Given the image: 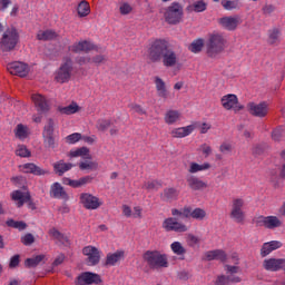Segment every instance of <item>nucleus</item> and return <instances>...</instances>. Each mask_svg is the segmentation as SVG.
I'll return each mask as SVG.
<instances>
[{
	"instance_id": "f257e3e1",
	"label": "nucleus",
	"mask_w": 285,
	"mask_h": 285,
	"mask_svg": "<svg viewBox=\"0 0 285 285\" xmlns=\"http://www.w3.org/2000/svg\"><path fill=\"white\" fill-rule=\"evenodd\" d=\"M148 63H163L165 68H175L179 56L166 39H156L147 48Z\"/></svg>"
},
{
	"instance_id": "f03ea898",
	"label": "nucleus",
	"mask_w": 285,
	"mask_h": 285,
	"mask_svg": "<svg viewBox=\"0 0 285 285\" xmlns=\"http://www.w3.org/2000/svg\"><path fill=\"white\" fill-rule=\"evenodd\" d=\"M226 46H228V40L224 33H209L205 42L207 57L210 59H217V57H219V55L226 50Z\"/></svg>"
},
{
	"instance_id": "7ed1b4c3",
	"label": "nucleus",
	"mask_w": 285,
	"mask_h": 285,
	"mask_svg": "<svg viewBox=\"0 0 285 285\" xmlns=\"http://www.w3.org/2000/svg\"><path fill=\"white\" fill-rule=\"evenodd\" d=\"M142 259L153 271H159V268H168V256L166 254H161L159 250L145 252Z\"/></svg>"
},
{
	"instance_id": "20e7f679",
	"label": "nucleus",
	"mask_w": 285,
	"mask_h": 285,
	"mask_svg": "<svg viewBox=\"0 0 285 285\" xmlns=\"http://www.w3.org/2000/svg\"><path fill=\"white\" fill-rule=\"evenodd\" d=\"M19 43V31L16 27L6 29L0 40V50L2 52H12Z\"/></svg>"
},
{
	"instance_id": "39448f33",
	"label": "nucleus",
	"mask_w": 285,
	"mask_h": 285,
	"mask_svg": "<svg viewBox=\"0 0 285 285\" xmlns=\"http://www.w3.org/2000/svg\"><path fill=\"white\" fill-rule=\"evenodd\" d=\"M164 17L169 26H177V23L181 22L184 17V7H181L179 2H173L165 9Z\"/></svg>"
},
{
	"instance_id": "423d86ee",
	"label": "nucleus",
	"mask_w": 285,
	"mask_h": 285,
	"mask_svg": "<svg viewBox=\"0 0 285 285\" xmlns=\"http://www.w3.org/2000/svg\"><path fill=\"white\" fill-rule=\"evenodd\" d=\"M72 58L65 57L62 63L56 72L55 79L58 83H68L72 77Z\"/></svg>"
},
{
	"instance_id": "0eeeda50",
	"label": "nucleus",
	"mask_w": 285,
	"mask_h": 285,
	"mask_svg": "<svg viewBox=\"0 0 285 285\" xmlns=\"http://www.w3.org/2000/svg\"><path fill=\"white\" fill-rule=\"evenodd\" d=\"M230 219H234L236 224H244L246 219V213H244V199L234 198L232 200V210L229 214Z\"/></svg>"
},
{
	"instance_id": "6e6552de",
	"label": "nucleus",
	"mask_w": 285,
	"mask_h": 285,
	"mask_svg": "<svg viewBox=\"0 0 285 285\" xmlns=\"http://www.w3.org/2000/svg\"><path fill=\"white\" fill-rule=\"evenodd\" d=\"M11 198L13 202H18V208H21L23 204H28V208L31 210H37V205L35 202H32V196H30V191H21V190H14L11 194Z\"/></svg>"
},
{
	"instance_id": "1a4fd4ad",
	"label": "nucleus",
	"mask_w": 285,
	"mask_h": 285,
	"mask_svg": "<svg viewBox=\"0 0 285 285\" xmlns=\"http://www.w3.org/2000/svg\"><path fill=\"white\" fill-rule=\"evenodd\" d=\"M42 138L47 148H55V119H47V124L42 131Z\"/></svg>"
},
{
	"instance_id": "9d476101",
	"label": "nucleus",
	"mask_w": 285,
	"mask_h": 285,
	"mask_svg": "<svg viewBox=\"0 0 285 285\" xmlns=\"http://www.w3.org/2000/svg\"><path fill=\"white\" fill-rule=\"evenodd\" d=\"M163 228L167 230V233H188V226L184 223H179V220L175 217L166 218L163 222Z\"/></svg>"
},
{
	"instance_id": "9b49d317",
	"label": "nucleus",
	"mask_w": 285,
	"mask_h": 285,
	"mask_svg": "<svg viewBox=\"0 0 285 285\" xmlns=\"http://www.w3.org/2000/svg\"><path fill=\"white\" fill-rule=\"evenodd\" d=\"M102 282L104 281L101 279V276L99 274L92 272H85L77 277L76 285H99Z\"/></svg>"
},
{
	"instance_id": "f8f14e48",
	"label": "nucleus",
	"mask_w": 285,
	"mask_h": 285,
	"mask_svg": "<svg viewBox=\"0 0 285 285\" xmlns=\"http://www.w3.org/2000/svg\"><path fill=\"white\" fill-rule=\"evenodd\" d=\"M82 255H86L88 266H97L101 262V252L95 246L83 247Z\"/></svg>"
},
{
	"instance_id": "ddd939ff",
	"label": "nucleus",
	"mask_w": 285,
	"mask_h": 285,
	"mask_svg": "<svg viewBox=\"0 0 285 285\" xmlns=\"http://www.w3.org/2000/svg\"><path fill=\"white\" fill-rule=\"evenodd\" d=\"M247 110L252 117H258L263 119V117H266L268 115V104L266 101L255 104V102H249L247 105Z\"/></svg>"
},
{
	"instance_id": "4468645a",
	"label": "nucleus",
	"mask_w": 285,
	"mask_h": 285,
	"mask_svg": "<svg viewBox=\"0 0 285 285\" xmlns=\"http://www.w3.org/2000/svg\"><path fill=\"white\" fill-rule=\"evenodd\" d=\"M80 203L87 210H97V208L101 206L99 198L89 193H83L80 195Z\"/></svg>"
},
{
	"instance_id": "2eb2a0df",
	"label": "nucleus",
	"mask_w": 285,
	"mask_h": 285,
	"mask_svg": "<svg viewBox=\"0 0 285 285\" xmlns=\"http://www.w3.org/2000/svg\"><path fill=\"white\" fill-rule=\"evenodd\" d=\"M263 268L271 273L285 272V258H267L263 262Z\"/></svg>"
},
{
	"instance_id": "dca6fc26",
	"label": "nucleus",
	"mask_w": 285,
	"mask_h": 285,
	"mask_svg": "<svg viewBox=\"0 0 285 285\" xmlns=\"http://www.w3.org/2000/svg\"><path fill=\"white\" fill-rule=\"evenodd\" d=\"M7 70H9L10 75H16L17 77H28L30 67L21 61H16L9 63Z\"/></svg>"
},
{
	"instance_id": "f3484780",
	"label": "nucleus",
	"mask_w": 285,
	"mask_h": 285,
	"mask_svg": "<svg viewBox=\"0 0 285 285\" xmlns=\"http://www.w3.org/2000/svg\"><path fill=\"white\" fill-rule=\"evenodd\" d=\"M239 104V100L237 99V96L229 94L227 96H224L222 98V105L225 110H235V112H239V110H244V106L237 105Z\"/></svg>"
},
{
	"instance_id": "a211bd4d",
	"label": "nucleus",
	"mask_w": 285,
	"mask_h": 285,
	"mask_svg": "<svg viewBox=\"0 0 285 285\" xmlns=\"http://www.w3.org/2000/svg\"><path fill=\"white\" fill-rule=\"evenodd\" d=\"M22 170L27 175H36V177H43L45 175H50L48 169H43L40 166H37L35 163H27L22 165Z\"/></svg>"
},
{
	"instance_id": "6ab92c4d",
	"label": "nucleus",
	"mask_w": 285,
	"mask_h": 285,
	"mask_svg": "<svg viewBox=\"0 0 285 285\" xmlns=\"http://www.w3.org/2000/svg\"><path fill=\"white\" fill-rule=\"evenodd\" d=\"M186 181L190 190H205V188H208V184L195 175H187Z\"/></svg>"
},
{
	"instance_id": "aec40b11",
	"label": "nucleus",
	"mask_w": 285,
	"mask_h": 285,
	"mask_svg": "<svg viewBox=\"0 0 285 285\" xmlns=\"http://www.w3.org/2000/svg\"><path fill=\"white\" fill-rule=\"evenodd\" d=\"M203 259L206 262H213L216 259L224 263L226 259H228V255L224 249H214L206 252Z\"/></svg>"
},
{
	"instance_id": "412c9836",
	"label": "nucleus",
	"mask_w": 285,
	"mask_h": 285,
	"mask_svg": "<svg viewBox=\"0 0 285 285\" xmlns=\"http://www.w3.org/2000/svg\"><path fill=\"white\" fill-rule=\"evenodd\" d=\"M219 26L224 28L225 30H237V27L239 26V17H223L218 20Z\"/></svg>"
},
{
	"instance_id": "4be33fe9",
	"label": "nucleus",
	"mask_w": 285,
	"mask_h": 285,
	"mask_svg": "<svg viewBox=\"0 0 285 285\" xmlns=\"http://www.w3.org/2000/svg\"><path fill=\"white\" fill-rule=\"evenodd\" d=\"M31 99L38 112H48L50 110V105H48V100L46 99V97L36 94L31 96Z\"/></svg>"
},
{
	"instance_id": "5701e85b",
	"label": "nucleus",
	"mask_w": 285,
	"mask_h": 285,
	"mask_svg": "<svg viewBox=\"0 0 285 285\" xmlns=\"http://www.w3.org/2000/svg\"><path fill=\"white\" fill-rule=\"evenodd\" d=\"M75 165L72 163H66L63 160H58L53 164V173L58 175V177H63L68 170H72Z\"/></svg>"
},
{
	"instance_id": "b1692460",
	"label": "nucleus",
	"mask_w": 285,
	"mask_h": 285,
	"mask_svg": "<svg viewBox=\"0 0 285 285\" xmlns=\"http://www.w3.org/2000/svg\"><path fill=\"white\" fill-rule=\"evenodd\" d=\"M50 195L55 199H65L68 200V193L63 189V186L59 183H53L50 188Z\"/></svg>"
},
{
	"instance_id": "393cba45",
	"label": "nucleus",
	"mask_w": 285,
	"mask_h": 285,
	"mask_svg": "<svg viewBox=\"0 0 285 285\" xmlns=\"http://www.w3.org/2000/svg\"><path fill=\"white\" fill-rule=\"evenodd\" d=\"M179 198V190L175 187H167L160 194V199L163 202H177Z\"/></svg>"
},
{
	"instance_id": "a878e982",
	"label": "nucleus",
	"mask_w": 285,
	"mask_h": 285,
	"mask_svg": "<svg viewBox=\"0 0 285 285\" xmlns=\"http://www.w3.org/2000/svg\"><path fill=\"white\" fill-rule=\"evenodd\" d=\"M125 255L126 253L124 250L107 254L105 266H116V264H119L124 259Z\"/></svg>"
},
{
	"instance_id": "bb28decb",
	"label": "nucleus",
	"mask_w": 285,
	"mask_h": 285,
	"mask_svg": "<svg viewBox=\"0 0 285 285\" xmlns=\"http://www.w3.org/2000/svg\"><path fill=\"white\" fill-rule=\"evenodd\" d=\"M277 248H282V243L278 240L265 243L261 248V257H267V255H271Z\"/></svg>"
},
{
	"instance_id": "cd10ccee",
	"label": "nucleus",
	"mask_w": 285,
	"mask_h": 285,
	"mask_svg": "<svg viewBox=\"0 0 285 285\" xmlns=\"http://www.w3.org/2000/svg\"><path fill=\"white\" fill-rule=\"evenodd\" d=\"M195 130V127L193 125L186 126V127H179L171 130V137L175 139H181L184 137H188Z\"/></svg>"
},
{
	"instance_id": "c85d7f7f",
	"label": "nucleus",
	"mask_w": 285,
	"mask_h": 285,
	"mask_svg": "<svg viewBox=\"0 0 285 285\" xmlns=\"http://www.w3.org/2000/svg\"><path fill=\"white\" fill-rule=\"evenodd\" d=\"M154 83L156 86L157 95L160 99H168V89L166 82L159 77H155Z\"/></svg>"
},
{
	"instance_id": "c756f323",
	"label": "nucleus",
	"mask_w": 285,
	"mask_h": 285,
	"mask_svg": "<svg viewBox=\"0 0 285 285\" xmlns=\"http://www.w3.org/2000/svg\"><path fill=\"white\" fill-rule=\"evenodd\" d=\"M72 52H90V50H95V46L90 43L89 41H80L75 43L71 47Z\"/></svg>"
},
{
	"instance_id": "7c9ffc66",
	"label": "nucleus",
	"mask_w": 285,
	"mask_h": 285,
	"mask_svg": "<svg viewBox=\"0 0 285 285\" xmlns=\"http://www.w3.org/2000/svg\"><path fill=\"white\" fill-rule=\"evenodd\" d=\"M59 37V33H57L55 30H45V31H39L37 33V39L38 41H52Z\"/></svg>"
},
{
	"instance_id": "2f4dec72",
	"label": "nucleus",
	"mask_w": 285,
	"mask_h": 285,
	"mask_svg": "<svg viewBox=\"0 0 285 285\" xmlns=\"http://www.w3.org/2000/svg\"><path fill=\"white\" fill-rule=\"evenodd\" d=\"M48 233H49V237L56 239L57 242H60L61 244H68V242H70L68 236L59 232V229H57L56 227H52L51 229H49Z\"/></svg>"
},
{
	"instance_id": "473e14b6",
	"label": "nucleus",
	"mask_w": 285,
	"mask_h": 285,
	"mask_svg": "<svg viewBox=\"0 0 285 285\" xmlns=\"http://www.w3.org/2000/svg\"><path fill=\"white\" fill-rule=\"evenodd\" d=\"M43 259H46V255L43 254L37 255L32 258H27L24 261V266L26 268H37V266L41 264Z\"/></svg>"
},
{
	"instance_id": "72a5a7b5",
	"label": "nucleus",
	"mask_w": 285,
	"mask_h": 285,
	"mask_svg": "<svg viewBox=\"0 0 285 285\" xmlns=\"http://www.w3.org/2000/svg\"><path fill=\"white\" fill-rule=\"evenodd\" d=\"M173 217H179V219H188L190 217V207H184L181 209H171Z\"/></svg>"
},
{
	"instance_id": "f704fd0d",
	"label": "nucleus",
	"mask_w": 285,
	"mask_h": 285,
	"mask_svg": "<svg viewBox=\"0 0 285 285\" xmlns=\"http://www.w3.org/2000/svg\"><path fill=\"white\" fill-rule=\"evenodd\" d=\"M58 111L61 115H75V112H79V105H77V102H72L67 107H58Z\"/></svg>"
},
{
	"instance_id": "c9c22d12",
	"label": "nucleus",
	"mask_w": 285,
	"mask_h": 285,
	"mask_svg": "<svg viewBox=\"0 0 285 285\" xmlns=\"http://www.w3.org/2000/svg\"><path fill=\"white\" fill-rule=\"evenodd\" d=\"M179 111L177 110H169L165 115V124H168L169 126L173 124H176L179 120Z\"/></svg>"
},
{
	"instance_id": "e433bc0d",
	"label": "nucleus",
	"mask_w": 285,
	"mask_h": 285,
	"mask_svg": "<svg viewBox=\"0 0 285 285\" xmlns=\"http://www.w3.org/2000/svg\"><path fill=\"white\" fill-rule=\"evenodd\" d=\"M77 12L79 17H88L90 14V4L88 3V1L82 0L78 4Z\"/></svg>"
},
{
	"instance_id": "4c0bfd02",
	"label": "nucleus",
	"mask_w": 285,
	"mask_h": 285,
	"mask_svg": "<svg viewBox=\"0 0 285 285\" xmlns=\"http://www.w3.org/2000/svg\"><path fill=\"white\" fill-rule=\"evenodd\" d=\"M282 220L277 216H266V228L273 230V228H279Z\"/></svg>"
},
{
	"instance_id": "58836bf2",
	"label": "nucleus",
	"mask_w": 285,
	"mask_h": 285,
	"mask_svg": "<svg viewBox=\"0 0 285 285\" xmlns=\"http://www.w3.org/2000/svg\"><path fill=\"white\" fill-rule=\"evenodd\" d=\"M210 168V164L209 163H205L203 165H199L197 163H190L188 173H190L191 175L195 173H199L202 170H208Z\"/></svg>"
},
{
	"instance_id": "ea45409f",
	"label": "nucleus",
	"mask_w": 285,
	"mask_h": 285,
	"mask_svg": "<svg viewBox=\"0 0 285 285\" xmlns=\"http://www.w3.org/2000/svg\"><path fill=\"white\" fill-rule=\"evenodd\" d=\"M7 226H9V228H17L18 230H26V228H28V224H26V222L14 219H8Z\"/></svg>"
},
{
	"instance_id": "a19ab883",
	"label": "nucleus",
	"mask_w": 285,
	"mask_h": 285,
	"mask_svg": "<svg viewBox=\"0 0 285 285\" xmlns=\"http://www.w3.org/2000/svg\"><path fill=\"white\" fill-rule=\"evenodd\" d=\"M189 217H193V219H204L206 217V210L202 208H195L193 210V207H189Z\"/></svg>"
},
{
	"instance_id": "79ce46f5",
	"label": "nucleus",
	"mask_w": 285,
	"mask_h": 285,
	"mask_svg": "<svg viewBox=\"0 0 285 285\" xmlns=\"http://www.w3.org/2000/svg\"><path fill=\"white\" fill-rule=\"evenodd\" d=\"M110 126H112V121L109 119H99L97 121L96 128L98 130H100V132H106V130H108V128H110Z\"/></svg>"
},
{
	"instance_id": "37998d69",
	"label": "nucleus",
	"mask_w": 285,
	"mask_h": 285,
	"mask_svg": "<svg viewBox=\"0 0 285 285\" xmlns=\"http://www.w3.org/2000/svg\"><path fill=\"white\" fill-rule=\"evenodd\" d=\"M277 41H279V29L274 28L268 31V43L274 46V43H277Z\"/></svg>"
},
{
	"instance_id": "c03bdc74",
	"label": "nucleus",
	"mask_w": 285,
	"mask_h": 285,
	"mask_svg": "<svg viewBox=\"0 0 285 285\" xmlns=\"http://www.w3.org/2000/svg\"><path fill=\"white\" fill-rule=\"evenodd\" d=\"M16 137H18V139H26V137H28V127L22 124L17 125Z\"/></svg>"
},
{
	"instance_id": "a18cd8bd",
	"label": "nucleus",
	"mask_w": 285,
	"mask_h": 285,
	"mask_svg": "<svg viewBox=\"0 0 285 285\" xmlns=\"http://www.w3.org/2000/svg\"><path fill=\"white\" fill-rule=\"evenodd\" d=\"M80 170H97L99 164L97 161H85L79 164Z\"/></svg>"
},
{
	"instance_id": "49530a36",
	"label": "nucleus",
	"mask_w": 285,
	"mask_h": 285,
	"mask_svg": "<svg viewBox=\"0 0 285 285\" xmlns=\"http://www.w3.org/2000/svg\"><path fill=\"white\" fill-rule=\"evenodd\" d=\"M204 49V39H197L195 40L190 46H189V50L190 52H202V50Z\"/></svg>"
},
{
	"instance_id": "de8ad7c7",
	"label": "nucleus",
	"mask_w": 285,
	"mask_h": 285,
	"mask_svg": "<svg viewBox=\"0 0 285 285\" xmlns=\"http://www.w3.org/2000/svg\"><path fill=\"white\" fill-rule=\"evenodd\" d=\"M268 150V144L262 142L253 147V155L259 157V155H264Z\"/></svg>"
},
{
	"instance_id": "09e8293b",
	"label": "nucleus",
	"mask_w": 285,
	"mask_h": 285,
	"mask_svg": "<svg viewBox=\"0 0 285 285\" xmlns=\"http://www.w3.org/2000/svg\"><path fill=\"white\" fill-rule=\"evenodd\" d=\"M16 155L17 157H32V154L26 147V145H19L18 148L16 149Z\"/></svg>"
},
{
	"instance_id": "8fccbe9b",
	"label": "nucleus",
	"mask_w": 285,
	"mask_h": 285,
	"mask_svg": "<svg viewBox=\"0 0 285 285\" xmlns=\"http://www.w3.org/2000/svg\"><path fill=\"white\" fill-rule=\"evenodd\" d=\"M171 250L175 255H186V248L179 242H174L171 245Z\"/></svg>"
},
{
	"instance_id": "3c124183",
	"label": "nucleus",
	"mask_w": 285,
	"mask_h": 285,
	"mask_svg": "<svg viewBox=\"0 0 285 285\" xmlns=\"http://www.w3.org/2000/svg\"><path fill=\"white\" fill-rule=\"evenodd\" d=\"M194 12H205L206 8H208V4L202 0L196 1L191 6Z\"/></svg>"
},
{
	"instance_id": "603ef678",
	"label": "nucleus",
	"mask_w": 285,
	"mask_h": 285,
	"mask_svg": "<svg viewBox=\"0 0 285 285\" xmlns=\"http://www.w3.org/2000/svg\"><path fill=\"white\" fill-rule=\"evenodd\" d=\"M21 244L23 246H32L35 244V236L31 233L26 234L21 237Z\"/></svg>"
},
{
	"instance_id": "864d4df0",
	"label": "nucleus",
	"mask_w": 285,
	"mask_h": 285,
	"mask_svg": "<svg viewBox=\"0 0 285 285\" xmlns=\"http://www.w3.org/2000/svg\"><path fill=\"white\" fill-rule=\"evenodd\" d=\"M76 63H78V66H88V63H92V58H90V56H78Z\"/></svg>"
},
{
	"instance_id": "5fc2aeb1",
	"label": "nucleus",
	"mask_w": 285,
	"mask_h": 285,
	"mask_svg": "<svg viewBox=\"0 0 285 285\" xmlns=\"http://www.w3.org/2000/svg\"><path fill=\"white\" fill-rule=\"evenodd\" d=\"M224 10H237V2L232 0H222Z\"/></svg>"
},
{
	"instance_id": "6e6d98bb",
	"label": "nucleus",
	"mask_w": 285,
	"mask_h": 285,
	"mask_svg": "<svg viewBox=\"0 0 285 285\" xmlns=\"http://www.w3.org/2000/svg\"><path fill=\"white\" fill-rule=\"evenodd\" d=\"M108 61V58L105 55H97L91 58V63H95V66H101V63H106Z\"/></svg>"
},
{
	"instance_id": "4d7b16f0",
	"label": "nucleus",
	"mask_w": 285,
	"mask_h": 285,
	"mask_svg": "<svg viewBox=\"0 0 285 285\" xmlns=\"http://www.w3.org/2000/svg\"><path fill=\"white\" fill-rule=\"evenodd\" d=\"M161 184H159V181L157 180L145 183V185L142 186V188H146V190H159Z\"/></svg>"
},
{
	"instance_id": "13d9d810",
	"label": "nucleus",
	"mask_w": 285,
	"mask_h": 285,
	"mask_svg": "<svg viewBox=\"0 0 285 285\" xmlns=\"http://www.w3.org/2000/svg\"><path fill=\"white\" fill-rule=\"evenodd\" d=\"M81 140V134L75 132L66 137L67 144H77V141Z\"/></svg>"
},
{
	"instance_id": "bf43d9fd",
	"label": "nucleus",
	"mask_w": 285,
	"mask_h": 285,
	"mask_svg": "<svg viewBox=\"0 0 285 285\" xmlns=\"http://www.w3.org/2000/svg\"><path fill=\"white\" fill-rule=\"evenodd\" d=\"M12 184H14V186L26 188V186L23 184H26V178L23 176H17L11 178Z\"/></svg>"
},
{
	"instance_id": "052dcab7",
	"label": "nucleus",
	"mask_w": 285,
	"mask_h": 285,
	"mask_svg": "<svg viewBox=\"0 0 285 285\" xmlns=\"http://www.w3.org/2000/svg\"><path fill=\"white\" fill-rule=\"evenodd\" d=\"M283 137V130L282 128H276L272 131V139L274 141H279Z\"/></svg>"
},
{
	"instance_id": "680f3d73",
	"label": "nucleus",
	"mask_w": 285,
	"mask_h": 285,
	"mask_svg": "<svg viewBox=\"0 0 285 285\" xmlns=\"http://www.w3.org/2000/svg\"><path fill=\"white\" fill-rule=\"evenodd\" d=\"M187 242H188L189 246H197V244H199V237H197L193 234H188Z\"/></svg>"
},
{
	"instance_id": "e2e57ef3",
	"label": "nucleus",
	"mask_w": 285,
	"mask_h": 285,
	"mask_svg": "<svg viewBox=\"0 0 285 285\" xmlns=\"http://www.w3.org/2000/svg\"><path fill=\"white\" fill-rule=\"evenodd\" d=\"M129 108L138 115H146V109H144V107H141L140 105L132 104L129 106Z\"/></svg>"
},
{
	"instance_id": "0e129e2a",
	"label": "nucleus",
	"mask_w": 285,
	"mask_h": 285,
	"mask_svg": "<svg viewBox=\"0 0 285 285\" xmlns=\"http://www.w3.org/2000/svg\"><path fill=\"white\" fill-rule=\"evenodd\" d=\"M19 262H20L19 254L12 256L11 259H10V263H9V267L17 268V266H19Z\"/></svg>"
},
{
	"instance_id": "69168bd1",
	"label": "nucleus",
	"mask_w": 285,
	"mask_h": 285,
	"mask_svg": "<svg viewBox=\"0 0 285 285\" xmlns=\"http://www.w3.org/2000/svg\"><path fill=\"white\" fill-rule=\"evenodd\" d=\"M256 226H264L266 228V216H258L254 219Z\"/></svg>"
},
{
	"instance_id": "338daca9",
	"label": "nucleus",
	"mask_w": 285,
	"mask_h": 285,
	"mask_svg": "<svg viewBox=\"0 0 285 285\" xmlns=\"http://www.w3.org/2000/svg\"><path fill=\"white\" fill-rule=\"evenodd\" d=\"M215 284L216 285H227L228 284V276H225V275L218 276Z\"/></svg>"
},
{
	"instance_id": "774afa93",
	"label": "nucleus",
	"mask_w": 285,
	"mask_h": 285,
	"mask_svg": "<svg viewBox=\"0 0 285 285\" xmlns=\"http://www.w3.org/2000/svg\"><path fill=\"white\" fill-rule=\"evenodd\" d=\"M275 10V6L273 4H265L263 7V14H271Z\"/></svg>"
}]
</instances>
